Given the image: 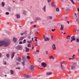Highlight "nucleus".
<instances>
[{"mask_svg": "<svg viewBox=\"0 0 79 79\" xmlns=\"http://www.w3.org/2000/svg\"><path fill=\"white\" fill-rule=\"evenodd\" d=\"M48 18L49 19H52V16H49Z\"/></svg>", "mask_w": 79, "mask_h": 79, "instance_id": "obj_37", "label": "nucleus"}, {"mask_svg": "<svg viewBox=\"0 0 79 79\" xmlns=\"http://www.w3.org/2000/svg\"><path fill=\"white\" fill-rule=\"evenodd\" d=\"M52 7H55V3L54 2H52L51 3V5Z\"/></svg>", "mask_w": 79, "mask_h": 79, "instance_id": "obj_12", "label": "nucleus"}, {"mask_svg": "<svg viewBox=\"0 0 79 79\" xmlns=\"http://www.w3.org/2000/svg\"><path fill=\"white\" fill-rule=\"evenodd\" d=\"M23 15H26V13H27V11L25 10H23Z\"/></svg>", "mask_w": 79, "mask_h": 79, "instance_id": "obj_16", "label": "nucleus"}, {"mask_svg": "<svg viewBox=\"0 0 79 79\" xmlns=\"http://www.w3.org/2000/svg\"><path fill=\"white\" fill-rule=\"evenodd\" d=\"M23 44V42L21 41L19 42V44Z\"/></svg>", "mask_w": 79, "mask_h": 79, "instance_id": "obj_53", "label": "nucleus"}, {"mask_svg": "<svg viewBox=\"0 0 79 79\" xmlns=\"http://www.w3.org/2000/svg\"><path fill=\"white\" fill-rule=\"evenodd\" d=\"M67 23H68V24H69V21H68Z\"/></svg>", "mask_w": 79, "mask_h": 79, "instance_id": "obj_61", "label": "nucleus"}, {"mask_svg": "<svg viewBox=\"0 0 79 79\" xmlns=\"http://www.w3.org/2000/svg\"><path fill=\"white\" fill-rule=\"evenodd\" d=\"M22 64L23 65V66H25V62H22Z\"/></svg>", "mask_w": 79, "mask_h": 79, "instance_id": "obj_29", "label": "nucleus"}, {"mask_svg": "<svg viewBox=\"0 0 79 79\" xmlns=\"http://www.w3.org/2000/svg\"><path fill=\"white\" fill-rule=\"evenodd\" d=\"M10 41L9 40H6L4 41H0V47L3 45L4 47H6L10 45Z\"/></svg>", "mask_w": 79, "mask_h": 79, "instance_id": "obj_1", "label": "nucleus"}, {"mask_svg": "<svg viewBox=\"0 0 79 79\" xmlns=\"http://www.w3.org/2000/svg\"><path fill=\"white\" fill-rule=\"evenodd\" d=\"M12 2H13L14 3H15V1H14V0H13V1H12Z\"/></svg>", "mask_w": 79, "mask_h": 79, "instance_id": "obj_63", "label": "nucleus"}, {"mask_svg": "<svg viewBox=\"0 0 79 79\" xmlns=\"http://www.w3.org/2000/svg\"><path fill=\"white\" fill-rule=\"evenodd\" d=\"M17 40V39H16V38H14L13 39V41L14 42H16Z\"/></svg>", "mask_w": 79, "mask_h": 79, "instance_id": "obj_19", "label": "nucleus"}, {"mask_svg": "<svg viewBox=\"0 0 79 79\" xmlns=\"http://www.w3.org/2000/svg\"><path fill=\"white\" fill-rule=\"evenodd\" d=\"M19 64V63L17 62V65H18Z\"/></svg>", "mask_w": 79, "mask_h": 79, "instance_id": "obj_64", "label": "nucleus"}, {"mask_svg": "<svg viewBox=\"0 0 79 79\" xmlns=\"http://www.w3.org/2000/svg\"><path fill=\"white\" fill-rule=\"evenodd\" d=\"M15 69H20V67H16Z\"/></svg>", "mask_w": 79, "mask_h": 79, "instance_id": "obj_50", "label": "nucleus"}, {"mask_svg": "<svg viewBox=\"0 0 79 79\" xmlns=\"http://www.w3.org/2000/svg\"><path fill=\"white\" fill-rule=\"evenodd\" d=\"M24 34H26V31H25L24 34L23 33H21V35H24Z\"/></svg>", "mask_w": 79, "mask_h": 79, "instance_id": "obj_35", "label": "nucleus"}, {"mask_svg": "<svg viewBox=\"0 0 79 79\" xmlns=\"http://www.w3.org/2000/svg\"><path fill=\"white\" fill-rule=\"evenodd\" d=\"M6 56L7 58H8L10 57V55L8 54H6Z\"/></svg>", "mask_w": 79, "mask_h": 79, "instance_id": "obj_31", "label": "nucleus"}, {"mask_svg": "<svg viewBox=\"0 0 79 79\" xmlns=\"http://www.w3.org/2000/svg\"><path fill=\"white\" fill-rule=\"evenodd\" d=\"M74 15H73V18H74V16H75L76 18H77V15H78L76 14V13H75Z\"/></svg>", "mask_w": 79, "mask_h": 79, "instance_id": "obj_22", "label": "nucleus"}, {"mask_svg": "<svg viewBox=\"0 0 79 79\" xmlns=\"http://www.w3.org/2000/svg\"><path fill=\"white\" fill-rule=\"evenodd\" d=\"M25 51L26 52H28L29 51V49L27 47H26V49Z\"/></svg>", "mask_w": 79, "mask_h": 79, "instance_id": "obj_21", "label": "nucleus"}, {"mask_svg": "<svg viewBox=\"0 0 79 79\" xmlns=\"http://www.w3.org/2000/svg\"><path fill=\"white\" fill-rule=\"evenodd\" d=\"M33 27H36V25H33Z\"/></svg>", "mask_w": 79, "mask_h": 79, "instance_id": "obj_57", "label": "nucleus"}, {"mask_svg": "<svg viewBox=\"0 0 79 79\" xmlns=\"http://www.w3.org/2000/svg\"><path fill=\"white\" fill-rule=\"evenodd\" d=\"M35 39H35V41H36V42H37V37H35Z\"/></svg>", "mask_w": 79, "mask_h": 79, "instance_id": "obj_48", "label": "nucleus"}, {"mask_svg": "<svg viewBox=\"0 0 79 79\" xmlns=\"http://www.w3.org/2000/svg\"><path fill=\"white\" fill-rule=\"evenodd\" d=\"M51 74H52V72H47V75L48 76L49 75H51Z\"/></svg>", "mask_w": 79, "mask_h": 79, "instance_id": "obj_14", "label": "nucleus"}, {"mask_svg": "<svg viewBox=\"0 0 79 79\" xmlns=\"http://www.w3.org/2000/svg\"><path fill=\"white\" fill-rule=\"evenodd\" d=\"M22 58L23 60H24V59H25V56H22Z\"/></svg>", "mask_w": 79, "mask_h": 79, "instance_id": "obj_43", "label": "nucleus"}, {"mask_svg": "<svg viewBox=\"0 0 79 79\" xmlns=\"http://www.w3.org/2000/svg\"><path fill=\"white\" fill-rule=\"evenodd\" d=\"M45 53H46V55H48V51H47L45 52Z\"/></svg>", "mask_w": 79, "mask_h": 79, "instance_id": "obj_47", "label": "nucleus"}, {"mask_svg": "<svg viewBox=\"0 0 79 79\" xmlns=\"http://www.w3.org/2000/svg\"><path fill=\"white\" fill-rule=\"evenodd\" d=\"M51 1V0H48V2H50Z\"/></svg>", "mask_w": 79, "mask_h": 79, "instance_id": "obj_56", "label": "nucleus"}, {"mask_svg": "<svg viewBox=\"0 0 79 79\" xmlns=\"http://www.w3.org/2000/svg\"><path fill=\"white\" fill-rule=\"evenodd\" d=\"M6 15H9V12H6Z\"/></svg>", "mask_w": 79, "mask_h": 79, "instance_id": "obj_51", "label": "nucleus"}, {"mask_svg": "<svg viewBox=\"0 0 79 79\" xmlns=\"http://www.w3.org/2000/svg\"><path fill=\"white\" fill-rule=\"evenodd\" d=\"M60 29L61 31H63L64 29V25H61Z\"/></svg>", "mask_w": 79, "mask_h": 79, "instance_id": "obj_9", "label": "nucleus"}, {"mask_svg": "<svg viewBox=\"0 0 79 79\" xmlns=\"http://www.w3.org/2000/svg\"><path fill=\"white\" fill-rule=\"evenodd\" d=\"M27 59H28V60H29V59H30V56H27Z\"/></svg>", "mask_w": 79, "mask_h": 79, "instance_id": "obj_42", "label": "nucleus"}, {"mask_svg": "<svg viewBox=\"0 0 79 79\" xmlns=\"http://www.w3.org/2000/svg\"><path fill=\"white\" fill-rule=\"evenodd\" d=\"M77 10L78 11H79V8H78L77 9Z\"/></svg>", "mask_w": 79, "mask_h": 79, "instance_id": "obj_62", "label": "nucleus"}, {"mask_svg": "<svg viewBox=\"0 0 79 79\" xmlns=\"http://www.w3.org/2000/svg\"><path fill=\"white\" fill-rule=\"evenodd\" d=\"M24 76L25 77H27V78H28V77H30V76L29 75H27V74H25L24 75Z\"/></svg>", "mask_w": 79, "mask_h": 79, "instance_id": "obj_11", "label": "nucleus"}, {"mask_svg": "<svg viewBox=\"0 0 79 79\" xmlns=\"http://www.w3.org/2000/svg\"><path fill=\"white\" fill-rule=\"evenodd\" d=\"M15 52H13L11 56L12 59L13 58V57H14V56H15Z\"/></svg>", "mask_w": 79, "mask_h": 79, "instance_id": "obj_17", "label": "nucleus"}, {"mask_svg": "<svg viewBox=\"0 0 79 79\" xmlns=\"http://www.w3.org/2000/svg\"><path fill=\"white\" fill-rule=\"evenodd\" d=\"M41 64L42 66L44 67V68H45V67H46L47 66V64L44 62L42 63Z\"/></svg>", "mask_w": 79, "mask_h": 79, "instance_id": "obj_7", "label": "nucleus"}, {"mask_svg": "<svg viewBox=\"0 0 79 79\" xmlns=\"http://www.w3.org/2000/svg\"><path fill=\"white\" fill-rule=\"evenodd\" d=\"M77 64L76 63H74L71 66V69H74L75 67H76V65Z\"/></svg>", "mask_w": 79, "mask_h": 79, "instance_id": "obj_4", "label": "nucleus"}, {"mask_svg": "<svg viewBox=\"0 0 79 79\" xmlns=\"http://www.w3.org/2000/svg\"><path fill=\"white\" fill-rule=\"evenodd\" d=\"M7 8L8 10V11H11V7H10V6H8Z\"/></svg>", "mask_w": 79, "mask_h": 79, "instance_id": "obj_18", "label": "nucleus"}, {"mask_svg": "<svg viewBox=\"0 0 79 79\" xmlns=\"http://www.w3.org/2000/svg\"><path fill=\"white\" fill-rule=\"evenodd\" d=\"M27 47H31V44H28L27 45Z\"/></svg>", "mask_w": 79, "mask_h": 79, "instance_id": "obj_30", "label": "nucleus"}, {"mask_svg": "<svg viewBox=\"0 0 79 79\" xmlns=\"http://www.w3.org/2000/svg\"><path fill=\"white\" fill-rule=\"evenodd\" d=\"M69 73H71V71L69 70Z\"/></svg>", "mask_w": 79, "mask_h": 79, "instance_id": "obj_58", "label": "nucleus"}, {"mask_svg": "<svg viewBox=\"0 0 79 79\" xmlns=\"http://www.w3.org/2000/svg\"><path fill=\"white\" fill-rule=\"evenodd\" d=\"M76 42L77 43H79V39H78V38H77L76 40Z\"/></svg>", "mask_w": 79, "mask_h": 79, "instance_id": "obj_28", "label": "nucleus"}, {"mask_svg": "<svg viewBox=\"0 0 79 79\" xmlns=\"http://www.w3.org/2000/svg\"><path fill=\"white\" fill-rule=\"evenodd\" d=\"M16 48L17 50H21L23 49V47H22V46L19 45L16 47Z\"/></svg>", "mask_w": 79, "mask_h": 79, "instance_id": "obj_2", "label": "nucleus"}, {"mask_svg": "<svg viewBox=\"0 0 79 79\" xmlns=\"http://www.w3.org/2000/svg\"><path fill=\"white\" fill-rule=\"evenodd\" d=\"M64 64V61H63L62 62V64Z\"/></svg>", "mask_w": 79, "mask_h": 79, "instance_id": "obj_55", "label": "nucleus"}, {"mask_svg": "<svg viewBox=\"0 0 79 79\" xmlns=\"http://www.w3.org/2000/svg\"><path fill=\"white\" fill-rule=\"evenodd\" d=\"M67 19V17H64L63 18V19Z\"/></svg>", "mask_w": 79, "mask_h": 79, "instance_id": "obj_46", "label": "nucleus"}, {"mask_svg": "<svg viewBox=\"0 0 79 79\" xmlns=\"http://www.w3.org/2000/svg\"><path fill=\"white\" fill-rule=\"evenodd\" d=\"M34 38H32V42H34Z\"/></svg>", "mask_w": 79, "mask_h": 79, "instance_id": "obj_59", "label": "nucleus"}, {"mask_svg": "<svg viewBox=\"0 0 79 79\" xmlns=\"http://www.w3.org/2000/svg\"><path fill=\"white\" fill-rule=\"evenodd\" d=\"M39 52H40L39 50H37L36 51V52H35V54H37V52L38 53H39Z\"/></svg>", "mask_w": 79, "mask_h": 79, "instance_id": "obj_38", "label": "nucleus"}, {"mask_svg": "<svg viewBox=\"0 0 79 79\" xmlns=\"http://www.w3.org/2000/svg\"><path fill=\"white\" fill-rule=\"evenodd\" d=\"M70 37H71V36L69 35H67L66 37V39H69Z\"/></svg>", "mask_w": 79, "mask_h": 79, "instance_id": "obj_25", "label": "nucleus"}, {"mask_svg": "<svg viewBox=\"0 0 79 79\" xmlns=\"http://www.w3.org/2000/svg\"><path fill=\"white\" fill-rule=\"evenodd\" d=\"M56 11H59V8H57L56 9Z\"/></svg>", "mask_w": 79, "mask_h": 79, "instance_id": "obj_41", "label": "nucleus"}, {"mask_svg": "<svg viewBox=\"0 0 79 79\" xmlns=\"http://www.w3.org/2000/svg\"><path fill=\"white\" fill-rule=\"evenodd\" d=\"M36 19L37 21H39V20H40V18L39 17H36Z\"/></svg>", "mask_w": 79, "mask_h": 79, "instance_id": "obj_24", "label": "nucleus"}, {"mask_svg": "<svg viewBox=\"0 0 79 79\" xmlns=\"http://www.w3.org/2000/svg\"><path fill=\"white\" fill-rule=\"evenodd\" d=\"M71 42H73V41H74V40H76V38L75 37V36L73 35L71 37Z\"/></svg>", "mask_w": 79, "mask_h": 79, "instance_id": "obj_3", "label": "nucleus"}, {"mask_svg": "<svg viewBox=\"0 0 79 79\" xmlns=\"http://www.w3.org/2000/svg\"><path fill=\"white\" fill-rule=\"evenodd\" d=\"M1 5L3 7L5 6V3L3 2H2Z\"/></svg>", "mask_w": 79, "mask_h": 79, "instance_id": "obj_27", "label": "nucleus"}, {"mask_svg": "<svg viewBox=\"0 0 79 79\" xmlns=\"http://www.w3.org/2000/svg\"><path fill=\"white\" fill-rule=\"evenodd\" d=\"M10 73H11V74H13V73H14V72L12 70H11Z\"/></svg>", "mask_w": 79, "mask_h": 79, "instance_id": "obj_36", "label": "nucleus"}, {"mask_svg": "<svg viewBox=\"0 0 79 79\" xmlns=\"http://www.w3.org/2000/svg\"><path fill=\"white\" fill-rule=\"evenodd\" d=\"M69 60H73V59L72 58H69Z\"/></svg>", "mask_w": 79, "mask_h": 79, "instance_id": "obj_52", "label": "nucleus"}, {"mask_svg": "<svg viewBox=\"0 0 79 79\" xmlns=\"http://www.w3.org/2000/svg\"><path fill=\"white\" fill-rule=\"evenodd\" d=\"M38 62L39 63H41V61H40V60H38Z\"/></svg>", "mask_w": 79, "mask_h": 79, "instance_id": "obj_60", "label": "nucleus"}, {"mask_svg": "<svg viewBox=\"0 0 79 79\" xmlns=\"http://www.w3.org/2000/svg\"><path fill=\"white\" fill-rule=\"evenodd\" d=\"M43 10L45 12L46 11V6H45L43 8Z\"/></svg>", "mask_w": 79, "mask_h": 79, "instance_id": "obj_13", "label": "nucleus"}, {"mask_svg": "<svg viewBox=\"0 0 79 79\" xmlns=\"http://www.w3.org/2000/svg\"><path fill=\"white\" fill-rule=\"evenodd\" d=\"M34 68L35 67H34V65H31V66L30 68V70L31 71H34Z\"/></svg>", "mask_w": 79, "mask_h": 79, "instance_id": "obj_6", "label": "nucleus"}, {"mask_svg": "<svg viewBox=\"0 0 79 79\" xmlns=\"http://www.w3.org/2000/svg\"><path fill=\"white\" fill-rule=\"evenodd\" d=\"M70 0V1H71L73 4V5H74V4H75V2H74V1H73V0Z\"/></svg>", "mask_w": 79, "mask_h": 79, "instance_id": "obj_26", "label": "nucleus"}, {"mask_svg": "<svg viewBox=\"0 0 79 79\" xmlns=\"http://www.w3.org/2000/svg\"><path fill=\"white\" fill-rule=\"evenodd\" d=\"M52 32H54V31H56V29H52Z\"/></svg>", "mask_w": 79, "mask_h": 79, "instance_id": "obj_49", "label": "nucleus"}, {"mask_svg": "<svg viewBox=\"0 0 79 79\" xmlns=\"http://www.w3.org/2000/svg\"><path fill=\"white\" fill-rule=\"evenodd\" d=\"M74 56H75V55H73V56H72V59L73 60H74V59H75V57H74Z\"/></svg>", "mask_w": 79, "mask_h": 79, "instance_id": "obj_32", "label": "nucleus"}, {"mask_svg": "<svg viewBox=\"0 0 79 79\" xmlns=\"http://www.w3.org/2000/svg\"><path fill=\"white\" fill-rule=\"evenodd\" d=\"M70 10V9L69 8H68L66 10H65V12L66 13H67V12H68V11Z\"/></svg>", "mask_w": 79, "mask_h": 79, "instance_id": "obj_23", "label": "nucleus"}, {"mask_svg": "<svg viewBox=\"0 0 79 79\" xmlns=\"http://www.w3.org/2000/svg\"><path fill=\"white\" fill-rule=\"evenodd\" d=\"M55 44H53V45H52V46L53 48V50H56V47Z\"/></svg>", "mask_w": 79, "mask_h": 79, "instance_id": "obj_10", "label": "nucleus"}, {"mask_svg": "<svg viewBox=\"0 0 79 79\" xmlns=\"http://www.w3.org/2000/svg\"><path fill=\"white\" fill-rule=\"evenodd\" d=\"M24 39V37H22L20 38V40H22L23 39Z\"/></svg>", "mask_w": 79, "mask_h": 79, "instance_id": "obj_33", "label": "nucleus"}, {"mask_svg": "<svg viewBox=\"0 0 79 79\" xmlns=\"http://www.w3.org/2000/svg\"><path fill=\"white\" fill-rule=\"evenodd\" d=\"M76 21H77V22H78L79 20H78V19L77 18H76Z\"/></svg>", "mask_w": 79, "mask_h": 79, "instance_id": "obj_45", "label": "nucleus"}, {"mask_svg": "<svg viewBox=\"0 0 79 79\" xmlns=\"http://www.w3.org/2000/svg\"><path fill=\"white\" fill-rule=\"evenodd\" d=\"M75 2H77L78 3H79V0H74Z\"/></svg>", "mask_w": 79, "mask_h": 79, "instance_id": "obj_44", "label": "nucleus"}, {"mask_svg": "<svg viewBox=\"0 0 79 79\" xmlns=\"http://www.w3.org/2000/svg\"><path fill=\"white\" fill-rule=\"evenodd\" d=\"M61 67L62 70L64 71V67H63V65L62 64L61 65Z\"/></svg>", "mask_w": 79, "mask_h": 79, "instance_id": "obj_15", "label": "nucleus"}, {"mask_svg": "<svg viewBox=\"0 0 79 79\" xmlns=\"http://www.w3.org/2000/svg\"><path fill=\"white\" fill-rule=\"evenodd\" d=\"M49 58L50 59H51V58H52V59H54V57H53V56H51L50 57H49Z\"/></svg>", "mask_w": 79, "mask_h": 79, "instance_id": "obj_34", "label": "nucleus"}, {"mask_svg": "<svg viewBox=\"0 0 79 79\" xmlns=\"http://www.w3.org/2000/svg\"><path fill=\"white\" fill-rule=\"evenodd\" d=\"M17 61H18L19 62H21V59L19 57H18L17 58Z\"/></svg>", "mask_w": 79, "mask_h": 79, "instance_id": "obj_8", "label": "nucleus"}, {"mask_svg": "<svg viewBox=\"0 0 79 79\" xmlns=\"http://www.w3.org/2000/svg\"><path fill=\"white\" fill-rule=\"evenodd\" d=\"M26 40H23V44H25V43H26Z\"/></svg>", "mask_w": 79, "mask_h": 79, "instance_id": "obj_39", "label": "nucleus"}, {"mask_svg": "<svg viewBox=\"0 0 79 79\" xmlns=\"http://www.w3.org/2000/svg\"><path fill=\"white\" fill-rule=\"evenodd\" d=\"M27 43H28V44H31V42H32V40H30V41H27Z\"/></svg>", "mask_w": 79, "mask_h": 79, "instance_id": "obj_40", "label": "nucleus"}, {"mask_svg": "<svg viewBox=\"0 0 79 79\" xmlns=\"http://www.w3.org/2000/svg\"><path fill=\"white\" fill-rule=\"evenodd\" d=\"M43 37L45 41H49V40H50V38L48 37L46 38L44 35H43Z\"/></svg>", "mask_w": 79, "mask_h": 79, "instance_id": "obj_5", "label": "nucleus"}, {"mask_svg": "<svg viewBox=\"0 0 79 79\" xmlns=\"http://www.w3.org/2000/svg\"><path fill=\"white\" fill-rule=\"evenodd\" d=\"M16 16H17V19H19L20 18V15L17 14L16 15Z\"/></svg>", "mask_w": 79, "mask_h": 79, "instance_id": "obj_20", "label": "nucleus"}, {"mask_svg": "<svg viewBox=\"0 0 79 79\" xmlns=\"http://www.w3.org/2000/svg\"><path fill=\"white\" fill-rule=\"evenodd\" d=\"M31 24H34V22H31Z\"/></svg>", "mask_w": 79, "mask_h": 79, "instance_id": "obj_54", "label": "nucleus"}]
</instances>
